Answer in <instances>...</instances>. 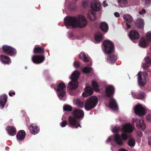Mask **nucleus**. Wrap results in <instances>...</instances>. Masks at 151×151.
<instances>
[{
  "mask_svg": "<svg viewBox=\"0 0 151 151\" xmlns=\"http://www.w3.org/2000/svg\"><path fill=\"white\" fill-rule=\"evenodd\" d=\"M118 2L120 4L126 5L128 3L127 0H118Z\"/></svg>",
  "mask_w": 151,
  "mask_h": 151,
  "instance_id": "nucleus-40",
  "label": "nucleus"
},
{
  "mask_svg": "<svg viewBox=\"0 0 151 151\" xmlns=\"http://www.w3.org/2000/svg\"><path fill=\"white\" fill-rule=\"evenodd\" d=\"M6 130L8 134L11 136L15 135L16 132L15 129L12 126L7 127L6 129Z\"/></svg>",
  "mask_w": 151,
  "mask_h": 151,
  "instance_id": "nucleus-25",
  "label": "nucleus"
},
{
  "mask_svg": "<svg viewBox=\"0 0 151 151\" xmlns=\"http://www.w3.org/2000/svg\"><path fill=\"white\" fill-rule=\"evenodd\" d=\"M80 65V63L77 61H75L73 63V65L75 68H78L79 67Z\"/></svg>",
  "mask_w": 151,
  "mask_h": 151,
  "instance_id": "nucleus-43",
  "label": "nucleus"
},
{
  "mask_svg": "<svg viewBox=\"0 0 151 151\" xmlns=\"http://www.w3.org/2000/svg\"><path fill=\"white\" fill-rule=\"evenodd\" d=\"M132 122L133 123L136 122V125L137 128L139 130H143L146 128V126L144 121L137 118H133Z\"/></svg>",
  "mask_w": 151,
  "mask_h": 151,
  "instance_id": "nucleus-11",
  "label": "nucleus"
},
{
  "mask_svg": "<svg viewBox=\"0 0 151 151\" xmlns=\"http://www.w3.org/2000/svg\"><path fill=\"white\" fill-rule=\"evenodd\" d=\"M63 109L64 110L66 111H70L72 109V108L70 106L67 105H65Z\"/></svg>",
  "mask_w": 151,
  "mask_h": 151,
  "instance_id": "nucleus-42",
  "label": "nucleus"
},
{
  "mask_svg": "<svg viewBox=\"0 0 151 151\" xmlns=\"http://www.w3.org/2000/svg\"><path fill=\"white\" fill-rule=\"evenodd\" d=\"M65 6H68V2L67 1V0H66V3L65 4ZM68 8L71 9H72L73 10H74V9H76L77 8V7L76 6L74 5V8L73 9L71 7V5H68Z\"/></svg>",
  "mask_w": 151,
  "mask_h": 151,
  "instance_id": "nucleus-44",
  "label": "nucleus"
},
{
  "mask_svg": "<svg viewBox=\"0 0 151 151\" xmlns=\"http://www.w3.org/2000/svg\"><path fill=\"white\" fill-rule=\"evenodd\" d=\"M137 134L138 136L139 137H141L142 135V132L139 131H137Z\"/></svg>",
  "mask_w": 151,
  "mask_h": 151,
  "instance_id": "nucleus-49",
  "label": "nucleus"
},
{
  "mask_svg": "<svg viewBox=\"0 0 151 151\" xmlns=\"http://www.w3.org/2000/svg\"><path fill=\"white\" fill-rule=\"evenodd\" d=\"M142 1L145 7H148L151 4V0H142Z\"/></svg>",
  "mask_w": 151,
  "mask_h": 151,
  "instance_id": "nucleus-36",
  "label": "nucleus"
},
{
  "mask_svg": "<svg viewBox=\"0 0 151 151\" xmlns=\"http://www.w3.org/2000/svg\"><path fill=\"white\" fill-rule=\"evenodd\" d=\"M128 144L129 146L133 147L135 145V142L134 139L133 138L130 137L129 140Z\"/></svg>",
  "mask_w": 151,
  "mask_h": 151,
  "instance_id": "nucleus-35",
  "label": "nucleus"
},
{
  "mask_svg": "<svg viewBox=\"0 0 151 151\" xmlns=\"http://www.w3.org/2000/svg\"><path fill=\"white\" fill-rule=\"evenodd\" d=\"M111 136H110L109 137V138H108L107 140H106V142L107 143L109 142L111 140Z\"/></svg>",
  "mask_w": 151,
  "mask_h": 151,
  "instance_id": "nucleus-53",
  "label": "nucleus"
},
{
  "mask_svg": "<svg viewBox=\"0 0 151 151\" xmlns=\"http://www.w3.org/2000/svg\"><path fill=\"white\" fill-rule=\"evenodd\" d=\"M146 13V11L144 9H142L141 11L139 12L140 14L143 15Z\"/></svg>",
  "mask_w": 151,
  "mask_h": 151,
  "instance_id": "nucleus-46",
  "label": "nucleus"
},
{
  "mask_svg": "<svg viewBox=\"0 0 151 151\" xmlns=\"http://www.w3.org/2000/svg\"><path fill=\"white\" fill-rule=\"evenodd\" d=\"M148 142L150 146L151 147V137H149L148 138Z\"/></svg>",
  "mask_w": 151,
  "mask_h": 151,
  "instance_id": "nucleus-50",
  "label": "nucleus"
},
{
  "mask_svg": "<svg viewBox=\"0 0 151 151\" xmlns=\"http://www.w3.org/2000/svg\"><path fill=\"white\" fill-rule=\"evenodd\" d=\"M3 49L4 53L11 56H14L16 54L15 49L7 45H4L3 46Z\"/></svg>",
  "mask_w": 151,
  "mask_h": 151,
  "instance_id": "nucleus-9",
  "label": "nucleus"
},
{
  "mask_svg": "<svg viewBox=\"0 0 151 151\" xmlns=\"http://www.w3.org/2000/svg\"><path fill=\"white\" fill-rule=\"evenodd\" d=\"M87 17L89 20L92 21L95 20L96 19L94 12L90 11H88V12Z\"/></svg>",
  "mask_w": 151,
  "mask_h": 151,
  "instance_id": "nucleus-27",
  "label": "nucleus"
},
{
  "mask_svg": "<svg viewBox=\"0 0 151 151\" xmlns=\"http://www.w3.org/2000/svg\"><path fill=\"white\" fill-rule=\"evenodd\" d=\"M114 91L115 89L112 86H107L106 88L105 92L106 96L108 97H111L109 102V107L113 110H117L118 107L116 102L115 100L112 97L114 93Z\"/></svg>",
  "mask_w": 151,
  "mask_h": 151,
  "instance_id": "nucleus-3",
  "label": "nucleus"
},
{
  "mask_svg": "<svg viewBox=\"0 0 151 151\" xmlns=\"http://www.w3.org/2000/svg\"><path fill=\"white\" fill-rule=\"evenodd\" d=\"M94 38L95 43H97L101 42L103 38V35L99 32L96 33L95 35Z\"/></svg>",
  "mask_w": 151,
  "mask_h": 151,
  "instance_id": "nucleus-26",
  "label": "nucleus"
},
{
  "mask_svg": "<svg viewBox=\"0 0 151 151\" xmlns=\"http://www.w3.org/2000/svg\"><path fill=\"white\" fill-rule=\"evenodd\" d=\"M92 86L95 91L98 92L99 91V86L96 81H93L92 82Z\"/></svg>",
  "mask_w": 151,
  "mask_h": 151,
  "instance_id": "nucleus-34",
  "label": "nucleus"
},
{
  "mask_svg": "<svg viewBox=\"0 0 151 151\" xmlns=\"http://www.w3.org/2000/svg\"><path fill=\"white\" fill-rule=\"evenodd\" d=\"M136 25L139 28H143L144 26V22L143 19L141 18H138L136 21Z\"/></svg>",
  "mask_w": 151,
  "mask_h": 151,
  "instance_id": "nucleus-23",
  "label": "nucleus"
},
{
  "mask_svg": "<svg viewBox=\"0 0 151 151\" xmlns=\"http://www.w3.org/2000/svg\"><path fill=\"white\" fill-rule=\"evenodd\" d=\"M114 16L116 17H119L120 16L119 14L117 12H115L114 13Z\"/></svg>",
  "mask_w": 151,
  "mask_h": 151,
  "instance_id": "nucleus-52",
  "label": "nucleus"
},
{
  "mask_svg": "<svg viewBox=\"0 0 151 151\" xmlns=\"http://www.w3.org/2000/svg\"><path fill=\"white\" fill-rule=\"evenodd\" d=\"M138 81L139 84L141 86H143L146 83V78L147 76V74L144 72L141 73L139 71L138 73Z\"/></svg>",
  "mask_w": 151,
  "mask_h": 151,
  "instance_id": "nucleus-8",
  "label": "nucleus"
},
{
  "mask_svg": "<svg viewBox=\"0 0 151 151\" xmlns=\"http://www.w3.org/2000/svg\"><path fill=\"white\" fill-rule=\"evenodd\" d=\"M127 23L128 22H127L126 23V26H127L126 29H128L130 28V27H131V26L130 25L128 24Z\"/></svg>",
  "mask_w": 151,
  "mask_h": 151,
  "instance_id": "nucleus-54",
  "label": "nucleus"
},
{
  "mask_svg": "<svg viewBox=\"0 0 151 151\" xmlns=\"http://www.w3.org/2000/svg\"><path fill=\"white\" fill-rule=\"evenodd\" d=\"M0 60L4 64H9L11 63V60L7 56L4 55L0 56Z\"/></svg>",
  "mask_w": 151,
  "mask_h": 151,
  "instance_id": "nucleus-20",
  "label": "nucleus"
},
{
  "mask_svg": "<svg viewBox=\"0 0 151 151\" xmlns=\"http://www.w3.org/2000/svg\"><path fill=\"white\" fill-rule=\"evenodd\" d=\"M73 36V34L72 33H71L70 34V37H71L72 36Z\"/></svg>",
  "mask_w": 151,
  "mask_h": 151,
  "instance_id": "nucleus-57",
  "label": "nucleus"
},
{
  "mask_svg": "<svg viewBox=\"0 0 151 151\" xmlns=\"http://www.w3.org/2000/svg\"><path fill=\"white\" fill-rule=\"evenodd\" d=\"M149 43L147 40L144 37L141 38L139 41V45L142 48H145L148 45Z\"/></svg>",
  "mask_w": 151,
  "mask_h": 151,
  "instance_id": "nucleus-19",
  "label": "nucleus"
},
{
  "mask_svg": "<svg viewBox=\"0 0 151 151\" xmlns=\"http://www.w3.org/2000/svg\"><path fill=\"white\" fill-rule=\"evenodd\" d=\"M134 127L130 123H126L123 125L121 128L118 126H116L112 128L111 130L113 133L116 132L120 129L123 132L120 136L116 134L114 137V139L116 143L118 145H122L123 144V140H125L129 137L127 134V133H130L133 131Z\"/></svg>",
  "mask_w": 151,
  "mask_h": 151,
  "instance_id": "nucleus-1",
  "label": "nucleus"
},
{
  "mask_svg": "<svg viewBox=\"0 0 151 151\" xmlns=\"http://www.w3.org/2000/svg\"><path fill=\"white\" fill-rule=\"evenodd\" d=\"M73 103L77 106L80 107H82L83 106V101L79 99H75L73 100Z\"/></svg>",
  "mask_w": 151,
  "mask_h": 151,
  "instance_id": "nucleus-29",
  "label": "nucleus"
},
{
  "mask_svg": "<svg viewBox=\"0 0 151 151\" xmlns=\"http://www.w3.org/2000/svg\"><path fill=\"white\" fill-rule=\"evenodd\" d=\"M12 94H13L14 95L15 94V92H12Z\"/></svg>",
  "mask_w": 151,
  "mask_h": 151,
  "instance_id": "nucleus-58",
  "label": "nucleus"
},
{
  "mask_svg": "<svg viewBox=\"0 0 151 151\" xmlns=\"http://www.w3.org/2000/svg\"><path fill=\"white\" fill-rule=\"evenodd\" d=\"M29 130L31 133L34 134L38 133L40 131L39 128L35 124H31L29 128Z\"/></svg>",
  "mask_w": 151,
  "mask_h": 151,
  "instance_id": "nucleus-16",
  "label": "nucleus"
},
{
  "mask_svg": "<svg viewBox=\"0 0 151 151\" xmlns=\"http://www.w3.org/2000/svg\"><path fill=\"white\" fill-rule=\"evenodd\" d=\"M88 4L87 1H84L82 4V6L84 8L86 7L88 5Z\"/></svg>",
  "mask_w": 151,
  "mask_h": 151,
  "instance_id": "nucleus-47",
  "label": "nucleus"
},
{
  "mask_svg": "<svg viewBox=\"0 0 151 151\" xmlns=\"http://www.w3.org/2000/svg\"><path fill=\"white\" fill-rule=\"evenodd\" d=\"M119 151H128L127 150L124 149V148H122L121 149H120Z\"/></svg>",
  "mask_w": 151,
  "mask_h": 151,
  "instance_id": "nucleus-55",
  "label": "nucleus"
},
{
  "mask_svg": "<svg viewBox=\"0 0 151 151\" xmlns=\"http://www.w3.org/2000/svg\"><path fill=\"white\" fill-rule=\"evenodd\" d=\"M32 62L35 64H39L42 63L45 60V56L42 55H35L31 58Z\"/></svg>",
  "mask_w": 151,
  "mask_h": 151,
  "instance_id": "nucleus-13",
  "label": "nucleus"
},
{
  "mask_svg": "<svg viewBox=\"0 0 151 151\" xmlns=\"http://www.w3.org/2000/svg\"><path fill=\"white\" fill-rule=\"evenodd\" d=\"M100 27L102 31L104 32H107L108 29V26L107 23L105 22H102L100 24Z\"/></svg>",
  "mask_w": 151,
  "mask_h": 151,
  "instance_id": "nucleus-33",
  "label": "nucleus"
},
{
  "mask_svg": "<svg viewBox=\"0 0 151 151\" xmlns=\"http://www.w3.org/2000/svg\"><path fill=\"white\" fill-rule=\"evenodd\" d=\"M43 48L39 45H36L35 46L34 52L35 53H42L44 52Z\"/></svg>",
  "mask_w": 151,
  "mask_h": 151,
  "instance_id": "nucleus-31",
  "label": "nucleus"
},
{
  "mask_svg": "<svg viewBox=\"0 0 151 151\" xmlns=\"http://www.w3.org/2000/svg\"><path fill=\"white\" fill-rule=\"evenodd\" d=\"M147 119L148 121H151V114H148L147 115Z\"/></svg>",
  "mask_w": 151,
  "mask_h": 151,
  "instance_id": "nucleus-48",
  "label": "nucleus"
},
{
  "mask_svg": "<svg viewBox=\"0 0 151 151\" xmlns=\"http://www.w3.org/2000/svg\"><path fill=\"white\" fill-rule=\"evenodd\" d=\"M80 72L78 71H75L70 77L71 81L68 83V87L70 90H74L78 88V83L77 79L80 75Z\"/></svg>",
  "mask_w": 151,
  "mask_h": 151,
  "instance_id": "nucleus-4",
  "label": "nucleus"
},
{
  "mask_svg": "<svg viewBox=\"0 0 151 151\" xmlns=\"http://www.w3.org/2000/svg\"><path fill=\"white\" fill-rule=\"evenodd\" d=\"M102 5L104 7H106L108 6L107 4L106 3V1H103Z\"/></svg>",
  "mask_w": 151,
  "mask_h": 151,
  "instance_id": "nucleus-51",
  "label": "nucleus"
},
{
  "mask_svg": "<svg viewBox=\"0 0 151 151\" xmlns=\"http://www.w3.org/2000/svg\"><path fill=\"white\" fill-rule=\"evenodd\" d=\"M12 93H11V92L9 93V95L10 96H12Z\"/></svg>",
  "mask_w": 151,
  "mask_h": 151,
  "instance_id": "nucleus-56",
  "label": "nucleus"
},
{
  "mask_svg": "<svg viewBox=\"0 0 151 151\" xmlns=\"http://www.w3.org/2000/svg\"><path fill=\"white\" fill-rule=\"evenodd\" d=\"M25 136V132L23 130L20 131L17 134V139L19 140H23Z\"/></svg>",
  "mask_w": 151,
  "mask_h": 151,
  "instance_id": "nucleus-28",
  "label": "nucleus"
},
{
  "mask_svg": "<svg viewBox=\"0 0 151 151\" xmlns=\"http://www.w3.org/2000/svg\"><path fill=\"white\" fill-rule=\"evenodd\" d=\"M144 60L146 63L149 64L151 65V58L147 56L144 58Z\"/></svg>",
  "mask_w": 151,
  "mask_h": 151,
  "instance_id": "nucleus-41",
  "label": "nucleus"
},
{
  "mask_svg": "<svg viewBox=\"0 0 151 151\" xmlns=\"http://www.w3.org/2000/svg\"><path fill=\"white\" fill-rule=\"evenodd\" d=\"M74 117L77 119H80L82 118L84 114L83 111L80 109H76L73 112Z\"/></svg>",
  "mask_w": 151,
  "mask_h": 151,
  "instance_id": "nucleus-14",
  "label": "nucleus"
},
{
  "mask_svg": "<svg viewBox=\"0 0 151 151\" xmlns=\"http://www.w3.org/2000/svg\"><path fill=\"white\" fill-rule=\"evenodd\" d=\"M64 22L67 27L71 26L73 28H83L85 27L87 23V20L86 18L83 15H81L77 17H65Z\"/></svg>",
  "mask_w": 151,
  "mask_h": 151,
  "instance_id": "nucleus-2",
  "label": "nucleus"
},
{
  "mask_svg": "<svg viewBox=\"0 0 151 151\" xmlns=\"http://www.w3.org/2000/svg\"><path fill=\"white\" fill-rule=\"evenodd\" d=\"M134 110L135 114L139 116L144 115L146 113L145 108L139 104H137L134 107Z\"/></svg>",
  "mask_w": 151,
  "mask_h": 151,
  "instance_id": "nucleus-12",
  "label": "nucleus"
},
{
  "mask_svg": "<svg viewBox=\"0 0 151 151\" xmlns=\"http://www.w3.org/2000/svg\"><path fill=\"white\" fill-rule=\"evenodd\" d=\"M66 86L63 83H60L57 86V93L60 100H65L66 99Z\"/></svg>",
  "mask_w": 151,
  "mask_h": 151,
  "instance_id": "nucleus-5",
  "label": "nucleus"
},
{
  "mask_svg": "<svg viewBox=\"0 0 151 151\" xmlns=\"http://www.w3.org/2000/svg\"><path fill=\"white\" fill-rule=\"evenodd\" d=\"M145 35L148 40L151 42V31L147 32L146 33Z\"/></svg>",
  "mask_w": 151,
  "mask_h": 151,
  "instance_id": "nucleus-39",
  "label": "nucleus"
},
{
  "mask_svg": "<svg viewBox=\"0 0 151 151\" xmlns=\"http://www.w3.org/2000/svg\"><path fill=\"white\" fill-rule=\"evenodd\" d=\"M67 122L66 121H63L60 123V125L62 127H65L67 124Z\"/></svg>",
  "mask_w": 151,
  "mask_h": 151,
  "instance_id": "nucleus-45",
  "label": "nucleus"
},
{
  "mask_svg": "<svg viewBox=\"0 0 151 151\" xmlns=\"http://www.w3.org/2000/svg\"><path fill=\"white\" fill-rule=\"evenodd\" d=\"M79 57L80 59L82 60L83 61L85 62H87L90 60V58L88 56L86 55L84 52H81L79 54Z\"/></svg>",
  "mask_w": 151,
  "mask_h": 151,
  "instance_id": "nucleus-24",
  "label": "nucleus"
},
{
  "mask_svg": "<svg viewBox=\"0 0 151 151\" xmlns=\"http://www.w3.org/2000/svg\"><path fill=\"white\" fill-rule=\"evenodd\" d=\"M117 57L114 55H109L107 58V61L109 63L113 64L116 61Z\"/></svg>",
  "mask_w": 151,
  "mask_h": 151,
  "instance_id": "nucleus-22",
  "label": "nucleus"
},
{
  "mask_svg": "<svg viewBox=\"0 0 151 151\" xmlns=\"http://www.w3.org/2000/svg\"><path fill=\"white\" fill-rule=\"evenodd\" d=\"M150 66H151L150 65L145 62L142 63V67L144 70H146L149 68Z\"/></svg>",
  "mask_w": 151,
  "mask_h": 151,
  "instance_id": "nucleus-38",
  "label": "nucleus"
},
{
  "mask_svg": "<svg viewBox=\"0 0 151 151\" xmlns=\"http://www.w3.org/2000/svg\"><path fill=\"white\" fill-rule=\"evenodd\" d=\"M76 118L70 116L68 118V125L73 128H77L78 127L81 128V126L79 124Z\"/></svg>",
  "mask_w": 151,
  "mask_h": 151,
  "instance_id": "nucleus-10",
  "label": "nucleus"
},
{
  "mask_svg": "<svg viewBox=\"0 0 151 151\" xmlns=\"http://www.w3.org/2000/svg\"><path fill=\"white\" fill-rule=\"evenodd\" d=\"M150 50H151V45L150 46Z\"/></svg>",
  "mask_w": 151,
  "mask_h": 151,
  "instance_id": "nucleus-59",
  "label": "nucleus"
},
{
  "mask_svg": "<svg viewBox=\"0 0 151 151\" xmlns=\"http://www.w3.org/2000/svg\"><path fill=\"white\" fill-rule=\"evenodd\" d=\"M7 96L4 94L0 96V108H3L6 104L7 100Z\"/></svg>",
  "mask_w": 151,
  "mask_h": 151,
  "instance_id": "nucleus-18",
  "label": "nucleus"
},
{
  "mask_svg": "<svg viewBox=\"0 0 151 151\" xmlns=\"http://www.w3.org/2000/svg\"><path fill=\"white\" fill-rule=\"evenodd\" d=\"M85 92L83 93L82 96L85 97L91 95L93 93V90L91 86H86L85 88Z\"/></svg>",
  "mask_w": 151,
  "mask_h": 151,
  "instance_id": "nucleus-17",
  "label": "nucleus"
},
{
  "mask_svg": "<svg viewBox=\"0 0 151 151\" xmlns=\"http://www.w3.org/2000/svg\"><path fill=\"white\" fill-rule=\"evenodd\" d=\"M75 0V1H77V0Z\"/></svg>",
  "mask_w": 151,
  "mask_h": 151,
  "instance_id": "nucleus-60",
  "label": "nucleus"
},
{
  "mask_svg": "<svg viewBox=\"0 0 151 151\" xmlns=\"http://www.w3.org/2000/svg\"><path fill=\"white\" fill-rule=\"evenodd\" d=\"M123 18L124 20L127 22L131 23L133 20L132 17L130 15L127 14H124L123 16Z\"/></svg>",
  "mask_w": 151,
  "mask_h": 151,
  "instance_id": "nucleus-32",
  "label": "nucleus"
},
{
  "mask_svg": "<svg viewBox=\"0 0 151 151\" xmlns=\"http://www.w3.org/2000/svg\"><path fill=\"white\" fill-rule=\"evenodd\" d=\"M101 5L99 3H93L91 5V8L93 11H99L100 9Z\"/></svg>",
  "mask_w": 151,
  "mask_h": 151,
  "instance_id": "nucleus-30",
  "label": "nucleus"
},
{
  "mask_svg": "<svg viewBox=\"0 0 151 151\" xmlns=\"http://www.w3.org/2000/svg\"><path fill=\"white\" fill-rule=\"evenodd\" d=\"M130 39L132 40L138 39L139 37V35L137 31L135 30H132L128 34Z\"/></svg>",
  "mask_w": 151,
  "mask_h": 151,
  "instance_id": "nucleus-15",
  "label": "nucleus"
},
{
  "mask_svg": "<svg viewBox=\"0 0 151 151\" xmlns=\"http://www.w3.org/2000/svg\"><path fill=\"white\" fill-rule=\"evenodd\" d=\"M103 51L104 53L109 55L114 52V46L113 43L110 40H106L103 42Z\"/></svg>",
  "mask_w": 151,
  "mask_h": 151,
  "instance_id": "nucleus-6",
  "label": "nucleus"
},
{
  "mask_svg": "<svg viewBox=\"0 0 151 151\" xmlns=\"http://www.w3.org/2000/svg\"><path fill=\"white\" fill-rule=\"evenodd\" d=\"M98 103V99L96 96H92L88 99L85 102V108L86 110H90L94 108Z\"/></svg>",
  "mask_w": 151,
  "mask_h": 151,
  "instance_id": "nucleus-7",
  "label": "nucleus"
},
{
  "mask_svg": "<svg viewBox=\"0 0 151 151\" xmlns=\"http://www.w3.org/2000/svg\"><path fill=\"white\" fill-rule=\"evenodd\" d=\"M91 68L90 67H86L83 70V72L84 73H88L91 71Z\"/></svg>",
  "mask_w": 151,
  "mask_h": 151,
  "instance_id": "nucleus-37",
  "label": "nucleus"
},
{
  "mask_svg": "<svg viewBox=\"0 0 151 151\" xmlns=\"http://www.w3.org/2000/svg\"><path fill=\"white\" fill-rule=\"evenodd\" d=\"M131 93L133 96H136L137 98L139 99H143L145 96V94L142 92H140L139 93H136L132 91Z\"/></svg>",
  "mask_w": 151,
  "mask_h": 151,
  "instance_id": "nucleus-21",
  "label": "nucleus"
}]
</instances>
